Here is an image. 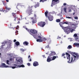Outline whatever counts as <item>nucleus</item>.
I'll use <instances>...</instances> for the list:
<instances>
[{"label":"nucleus","instance_id":"1","mask_svg":"<svg viewBox=\"0 0 79 79\" xmlns=\"http://www.w3.org/2000/svg\"><path fill=\"white\" fill-rule=\"evenodd\" d=\"M70 53L71 54L73 53V54L75 55L76 56L74 55H73L74 60H73V57H71H71H70V55L68 52H66L67 58V60H69L68 61V63H75V62L77 60H78V59H79V54L77 53H75V52L73 53V52H70Z\"/></svg>","mask_w":79,"mask_h":79},{"label":"nucleus","instance_id":"2","mask_svg":"<svg viewBox=\"0 0 79 79\" xmlns=\"http://www.w3.org/2000/svg\"><path fill=\"white\" fill-rule=\"evenodd\" d=\"M32 7H33V6L31 7H28V9L26 11L27 13L29 15H31V14H32V12L33 11V10H32Z\"/></svg>","mask_w":79,"mask_h":79},{"label":"nucleus","instance_id":"3","mask_svg":"<svg viewBox=\"0 0 79 79\" xmlns=\"http://www.w3.org/2000/svg\"><path fill=\"white\" fill-rule=\"evenodd\" d=\"M63 29H64V31L67 32L68 34H69L70 33V32H71V28H70L69 27H64Z\"/></svg>","mask_w":79,"mask_h":79},{"label":"nucleus","instance_id":"4","mask_svg":"<svg viewBox=\"0 0 79 79\" xmlns=\"http://www.w3.org/2000/svg\"><path fill=\"white\" fill-rule=\"evenodd\" d=\"M30 32L31 33H32V34H33L32 35L34 37V38H35V37H36V36H37V31H36V30H34V29H31L30 31Z\"/></svg>","mask_w":79,"mask_h":79},{"label":"nucleus","instance_id":"5","mask_svg":"<svg viewBox=\"0 0 79 79\" xmlns=\"http://www.w3.org/2000/svg\"><path fill=\"white\" fill-rule=\"evenodd\" d=\"M59 3V0H52L51 6L52 7L53 6L55 5L56 4H58V3Z\"/></svg>","mask_w":79,"mask_h":79},{"label":"nucleus","instance_id":"6","mask_svg":"<svg viewBox=\"0 0 79 79\" xmlns=\"http://www.w3.org/2000/svg\"><path fill=\"white\" fill-rule=\"evenodd\" d=\"M38 26H40L41 27H44L45 25V22H40L38 23Z\"/></svg>","mask_w":79,"mask_h":79},{"label":"nucleus","instance_id":"7","mask_svg":"<svg viewBox=\"0 0 79 79\" xmlns=\"http://www.w3.org/2000/svg\"><path fill=\"white\" fill-rule=\"evenodd\" d=\"M1 68H8L9 67L8 65H6L5 63H2L1 65Z\"/></svg>","mask_w":79,"mask_h":79},{"label":"nucleus","instance_id":"8","mask_svg":"<svg viewBox=\"0 0 79 79\" xmlns=\"http://www.w3.org/2000/svg\"><path fill=\"white\" fill-rule=\"evenodd\" d=\"M52 57L50 56H48L47 59V62H50L51 61H52Z\"/></svg>","mask_w":79,"mask_h":79},{"label":"nucleus","instance_id":"9","mask_svg":"<svg viewBox=\"0 0 79 79\" xmlns=\"http://www.w3.org/2000/svg\"><path fill=\"white\" fill-rule=\"evenodd\" d=\"M48 19L50 21H53V17L52 16L50 15L48 17Z\"/></svg>","mask_w":79,"mask_h":79},{"label":"nucleus","instance_id":"10","mask_svg":"<svg viewBox=\"0 0 79 79\" xmlns=\"http://www.w3.org/2000/svg\"><path fill=\"white\" fill-rule=\"evenodd\" d=\"M33 65L34 66H37L39 65V63L37 61H35L33 63Z\"/></svg>","mask_w":79,"mask_h":79},{"label":"nucleus","instance_id":"11","mask_svg":"<svg viewBox=\"0 0 79 79\" xmlns=\"http://www.w3.org/2000/svg\"><path fill=\"white\" fill-rule=\"evenodd\" d=\"M23 62V60H17V64H19V63H21Z\"/></svg>","mask_w":79,"mask_h":79},{"label":"nucleus","instance_id":"12","mask_svg":"<svg viewBox=\"0 0 79 79\" xmlns=\"http://www.w3.org/2000/svg\"><path fill=\"white\" fill-rule=\"evenodd\" d=\"M59 25H60V27H61L62 29H63L64 27L63 26V24H64V23H63L60 22L59 23Z\"/></svg>","mask_w":79,"mask_h":79},{"label":"nucleus","instance_id":"13","mask_svg":"<svg viewBox=\"0 0 79 79\" xmlns=\"http://www.w3.org/2000/svg\"><path fill=\"white\" fill-rule=\"evenodd\" d=\"M56 55V53H55V52H52L50 54H49V56H53V55Z\"/></svg>","mask_w":79,"mask_h":79},{"label":"nucleus","instance_id":"14","mask_svg":"<svg viewBox=\"0 0 79 79\" xmlns=\"http://www.w3.org/2000/svg\"><path fill=\"white\" fill-rule=\"evenodd\" d=\"M74 45L76 46V47H77L78 48L79 47V43H76L73 44Z\"/></svg>","mask_w":79,"mask_h":79},{"label":"nucleus","instance_id":"15","mask_svg":"<svg viewBox=\"0 0 79 79\" xmlns=\"http://www.w3.org/2000/svg\"><path fill=\"white\" fill-rule=\"evenodd\" d=\"M23 44L24 45L27 46V45H28V44H29V43H28L27 42L25 41L23 43Z\"/></svg>","mask_w":79,"mask_h":79},{"label":"nucleus","instance_id":"16","mask_svg":"<svg viewBox=\"0 0 79 79\" xmlns=\"http://www.w3.org/2000/svg\"><path fill=\"white\" fill-rule=\"evenodd\" d=\"M36 41L38 42H43V40L42 39H38L36 40Z\"/></svg>","mask_w":79,"mask_h":79},{"label":"nucleus","instance_id":"17","mask_svg":"<svg viewBox=\"0 0 79 79\" xmlns=\"http://www.w3.org/2000/svg\"><path fill=\"white\" fill-rule=\"evenodd\" d=\"M5 8H6V10H8V11H10V10H11V9L10 7H8V6H5Z\"/></svg>","mask_w":79,"mask_h":79},{"label":"nucleus","instance_id":"18","mask_svg":"<svg viewBox=\"0 0 79 79\" xmlns=\"http://www.w3.org/2000/svg\"><path fill=\"white\" fill-rule=\"evenodd\" d=\"M18 68H24V65L22 64L20 65H17Z\"/></svg>","mask_w":79,"mask_h":79},{"label":"nucleus","instance_id":"19","mask_svg":"<svg viewBox=\"0 0 79 79\" xmlns=\"http://www.w3.org/2000/svg\"><path fill=\"white\" fill-rule=\"evenodd\" d=\"M14 66H15V67H12V69H15V68H18V66L16 64H14Z\"/></svg>","mask_w":79,"mask_h":79},{"label":"nucleus","instance_id":"20","mask_svg":"<svg viewBox=\"0 0 79 79\" xmlns=\"http://www.w3.org/2000/svg\"><path fill=\"white\" fill-rule=\"evenodd\" d=\"M15 44V45H16L17 46H18L19 45V44H20V43L18 41L16 42Z\"/></svg>","mask_w":79,"mask_h":79},{"label":"nucleus","instance_id":"21","mask_svg":"<svg viewBox=\"0 0 79 79\" xmlns=\"http://www.w3.org/2000/svg\"><path fill=\"white\" fill-rule=\"evenodd\" d=\"M45 16H46V17H48V12L47 10L46 12H45Z\"/></svg>","mask_w":79,"mask_h":79},{"label":"nucleus","instance_id":"22","mask_svg":"<svg viewBox=\"0 0 79 79\" xmlns=\"http://www.w3.org/2000/svg\"><path fill=\"white\" fill-rule=\"evenodd\" d=\"M39 5H40L39 3H37V4L35 5V8H36V7H39Z\"/></svg>","mask_w":79,"mask_h":79},{"label":"nucleus","instance_id":"23","mask_svg":"<svg viewBox=\"0 0 79 79\" xmlns=\"http://www.w3.org/2000/svg\"><path fill=\"white\" fill-rule=\"evenodd\" d=\"M20 51L22 52H24L25 51H26V50L24 49L23 48H21L20 49Z\"/></svg>","mask_w":79,"mask_h":79},{"label":"nucleus","instance_id":"24","mask_svg":"<svg viewBox=\"0 0 79 79\" xmlns=\"http://www.w3.org/2000/svg\"><path fill=\"white\" fill-rule=\"evenodd\" d=\"M71 48H72V46L71 45H69L67 47L68 49H71Z\"/></svg>","mask_w":79,"mask_h":79},{"label":"nucleus","instance_id":"25","mask_svg":"<svg viewBox=\"0 0 79 79\" xmlns=\"http://www.w3.org/2000/svg\"><path fill=\"white\" fill-rule=\"evenodd\" d=\"M75 40L77 42H79V37H77L75 38Z\"/></svg>","mask_w":79,"mask_h":79},{"label":"nucleus","instance_id":"26","mask_svg":"<svg viewBox=\"0 0 79 79\" xmlns=\"http://www.w3.org/2000/svg\"><path fill=\"white\" fill-rule=\"evenodd\" d=\"M61 21V20L60 19H58L56 20V22L57 23H60Z\"/></svg>","mask_w":79,"mask_h":79},{"label":"nucleus","instance_id":"27","mask_svg":"<svg viewBox=\"0 0 79 79\" xmlns=\"http://www.w3.org/2000/svg\"><path fill=\"white\" fill-rule=\"evenodd\" d=\"M52 57V60H55V59L56 58V56H54L53 57Z\"/></svg>","mask_w":79,"mask_h":79},{"label":"nucleus","instance_id":"28","mask_svg":"<svg viewBox=\"0 0 79 79\" xmlns=\"http://www.w3.org/2000/svg\"><path fill=\"white\" fill-rule=\"evenodd\" d=\"M4 10V9H0V11H3V12H5V11H6V10Z\"/></svg>","mask_w":79,"mask_h":79},{"label":"nucleus","instance_id":"29","mask_svg":"<svg viewBox=\"0 0 79 79\" xmlns=\"http://www.w3.org/2000/svg\"><path fill=\"white\" fill-rule=\"evenodd\" d=\"M12 15L14 17H16V13H12Z\"/></svg>","mask_w":79,"mask_h":79},{"label":"nucleus","instance_id":"30","mask_svg":"<svg viewBox=\"0 0 79 79\" xmlns=\"http://www.w3.org/2000/svg\"><path fill=\"white\" fill-rule=\"evenodd\" d=\"M47 1V0H40V2H43V3H44V2H45Z\"/></svg>","mask_w":79,"mask_h":79},{"label":"nucleus","instance_id":"31","mask_svg":"<svg viewBox=\"0 0 79 79\" xmlns=\"http://www.w3.org/2000/svg\"><path fill=\"white\" fill-rule=\"evenodd\" d=\"M67 9V8L66 7H64V11L65 12V13H67V12L66 11V10Z\"/></svg>","mask_w":79,"mask_h":79},{"label":"nucleus","instance_id":"32","mask_svg":"<svg viewBox=\"0 0 79 79\" xmlns=\"http://www.w3.org/2000/svg\"><path fill=\"white\" fill-rule=\"evenodd\" d=\"M73 36H74V37H76V38H77V37H78V36H77V34H75L74 35H73Z\"/></svg>","mask_w":79,"mask_h":79},{"label":"nucleus","instance_id":"33","mask_svg":"<svg viewBox=\"0 0 79 79\" xmlns=\"http://www.w3.org/2000/svg\"><path fill=\"white\" fill-rule=\"evenodd\" d=\"M6 64H9V60H6Z\"/></svg>","mask_w":79,"mask_h":79},{"label":"nucleus","instance_id":"34","mask_svg":"<svg viewBox=\"0 0 79 79\" xmlns=\"http://www.w3.org/2000/svg\"><path fill=\"white\" fill-rule=\"evenodd\" d=\"M17 18L18 17H17L16 16L14 17V21H16V18Z\"/></svg>","mask_w":79,"mask_h":79},{"label":"nucleus","instance_id":"35","mask_svg":"<svg viewBox=\"0 0 79 79\" xmlns=\"http://www.w3.org/2000/svg\"><path fill=\"white\" fill-rule=\"evenodd\" d=\"M26 30H27V31H28V32H31V31H30L31 30H30L29 29H28V28H26Z\"/></svg>","mask_w":79,"mask_h":79},{"label":"nucleus","instance_id":"36","mask_svg":"<svg viewBox=\"0 0 79 79\" xmlns=\"http://www.w3.org/2000/svg\"><path fill=\"white\" fill-rule=\"evenodd\" d=\"M38 38H39V39H42V37H41V36H38Z\"/></svg>","mask_w":79,"mask_h":79},{"label":"nucleus","instance_id":"37","mask_svg":"<svg viewBox=\"0 0 79 79\" xmlns=\"http://www.w3.org/2000/svg\"><path fill=\"white\" fill-rule=\"evenodd\" d=\"M63 24H69V23L68 22H64L63 23Z\"/></svg>","mask_w":79,"mask_h":79},{"label":"nucleus","instance_id":"38","mask_svg":"<svg viewBox=\"0 0 79 79\" xmlns=\"http://www.w3.org/2000/svg\"><path fill=\"white\" fill-rule=\"evenodd\" d=\"M6 43H7V41H4L3 43H2V44H3L4 45H5L6 44Z\"/></svg>","mask_w":79,"mask_h":79},{"label":"nucleus","instance_id":"39","mask_svg":"<svg viewBox=\"0 0 79 79\" xmlns=\"http://www.w3.org/2000/svg\"><path fill=\"white\" fill-rule=\"evenodd\" d=\"M66 18H68V19H71L72 18L69 17H66Z\"/></svg>","mask_w":79,"mask_h":79},{"label":"nucleus","instance_id":"40","mask_svg":"<svg viewBox=\"0 0 79 79\" xmlns=\"http://www.w3.org/2000/svg\"><path fill=\"white\" fill-rule=\"evenodd\" d=\"M66 55V54L64 53H63L62 55L61 56H64V55Z\"/></svg>","mask_w":79,"mask_h":79},{"label":"nucleus","instance_id":"41","mask_svg":"<svg viewBox=\"0 0 79 79\" xmlns=\"http://www.w3.org/2000/svg\"><path fill=\"white\" fill-rule=\"evenodd\" d=\"M74 31V29H72V28H71V30L70 31V32H73Z\"/></svg>","mask_w":79,"mask_h":79},{"label":"nucleus","instance_id":"42","mask_svg":"<svg viewBox=\"0 0 79 79\" xmlns=\"http://www.w3.org/2000/svg\"><path fill=\"white\" fill-rule=\"evenodd\" d=\"M43 39V40H44V41H45V40H47V39H46V38H44Z\"/></svg>","mask_w":79,"mask_h":79},{"label":"nucleus","instance_id":"43","mask_svg":"<svg viewBox=\"0 0 79 79\" xmlns=\"http://www.w3.org/2000/svg\"><path fill=\"white\" fill-rule=\"evenodd\" d=\"M74 19H78V17H74Z\"/></svg>","mask_w":79,"mask_h":79},{"label":"nucleus","instance_id":"44","mask_svg":"<svg viewBox=\"0 0 79 79\" xmlns=\"http://www.w3.org/2000/svg\"><path fill=\"white\" fill-rule=\"evenodd\" d=\"M15 33L16 34H18V31L16 30V31H15Z\"/></svg>","mask_w":79,"mask_h":79},{"label":"nucleus","instance_id":"45","mask_svg":"<svg viewBox=\"0 0 79 79\" xmlns=\"http://www.w3.org/2000/svg\"><path fill=\"white\" fill-rule=\"evenodd\" d=\"M8 55H9V56H13V55L12 54H9Z\"/></svg>","mask_w":79,"mask_h":79},{"label":"nucleus","instance_id":"46","mask_svg":"<svg viewBox=\"0 0 79 79\" xmlns=\"http://www.w3.org/2000/svg\"><path fill=\"white\" fill-rule=\"evenodd\" d=\"M16 42V39H15L14 40V42Z\"/></svg>","mask_w":79,"mask_h":79},{"label":"nucleus","instance_id":"47","mask_svg":"<svg viewBox=\"0 0 79 79\" xmlns=\"http://www.w3.org/2000/svg\"><path fill=\"white\" fill-rule=\"evenodd\" d=\"M34 17H35V18H36V17H37V16L36 15L34 14Z\"/></svg>","mask_w":79,"mask_h":79},{"label":"nucleus","instance_id":"48","mask_svg":"<svg viewBox=\"0 0 79 79\" xmlns=\"http://www.w3.org/2000/svg\"><path fill=\"white\" fill-rule=\"evenodd\" d=\"M27 65H28V66H30V64L29 63H28L27 64Z\"/></svg>","mask_w":79,"mask_h":79},{"label":"nucleus","instance_id":"49","mask_svg":"<svg viewBox=\"0 0 79 79\" xmlns=\"http://www.w3.org/2000/svg\"><path fill=\"white\" fill-rule=\"evenodd\" d=\"M32 61V60L31 59V58H30L29 61Z\"/></svg>","mask_w":79,"mask_h":79},{"label":"nucleus","instance_id":"50","mask_svg":"<svg viewBox=\"0 0 79 79\" xmlns=\"http://www.w3.org/2000/svg\"><path fill=\"white\" fill-rule=\"evenodd\" d=\"M63 5L64 6H65V5H66V3H64Z\"/></svg>","mask_w":79,"mask_h":79},{"label":"nucleus","instance_id":"51","mask_svg":"<svg viewBox=\"0 0 79 79\" xmlns=\"http://www.w3.org/2000/svg\"><path fill=\"white\" fill-rule=\"evenodd\" d=\"M42 56H43V58H46L45 56V55H43Z\"/></svg>","mask_w":79,"mask_h":79},{"label":"nucleus","instance_id":"52","mask_svg":"<svg viewBox=\"0 0 79 79\" xmlns=\"http://www.w3.org/2000/svg\"><path fill=\"white\" fill-rule=\"evenodd\" d=\"M61 38V37H60V36H58L57 37V39H60Z\"/></svg>","mask_w":79,"mask_h":79},{"label":"nucleus","instance_id":"53","mask_svg":"<svg viewBox=\"0 0 79 79\" xmlns=\"http://www.w3.org/2000/svg\"><path fill=\"white\" fill-rule=\"evenodd\" d=\"M23 27L24 28V29H27V28H26V27Z\"/></svg>","mask_w":79,"mask_h":79},{"label":"nucleus","instance_id":"54","mask_svg":"<svg viewBox=\"0 0 79 79\" xmlns=\"http://www.w3.org/2000/svg\"><path fill=\"white\" fill-rule=\"evenodd\" d=\"M64 19L63 17H61L60 18V19Z\"/></svg>","mask_w":79,"mask_h":79},{"label":"nucleus","instance_id":"55","mask_svg":"<svg viewBox=\"0 0 79 79\" xmlns=\"http://www.w3.org/2000/svg\"><path fill=\"white\" fill-rule=\"evenodd\" d=\"M30 57H31V56L30 55H29L28 56V59H29V58H30Z\"/></svg>","mask_w":79,"mask_h":79},{"label":"nucleus","instance_id":"56","mask_svg":"<svg viewBox=\"0 0 79 79\" xmlns=\"http://www.w3.org/2000/svg\"><path fill=\"white\" fill-rule=\"evenodd\" d=\"M6 2H9V0H6Z\"/></svg>","mask_w":79,"mask_h":79},{"label":"nucleus","instance_id":"57","mask_svg":"<svg viewBox=\"0 0 79 79\" xmlns=\"http://www.w3.org/2000/svg\"><path fill=\"white\" fill-rule=\"evenodd\" d=\"M12 58H10L9 59V60H10V61H12Z\"/></svg>","mask_w":79,"mask_h":79},{"label":"nucleus","instance_id":"58","mask_svg":"<svg viewBox=\"0 0 79 79\" xmlns=\"http://www.w3.org/2000/svg\"><path fill=\"white\" fill-rule=\"evenodd\" d=\"M71 11H72V10H69V12H71Z\"/></svg>","mask_w":79,"mask_h":79},{"label":"nucleus","instance_id":"59","mask_svg":"<svg viewBox=\"0 0 79 79\" xmlns=\"http://www.w3.org/2000/svg\"><path fill=\"white\" fill-rule=\"evenodd\" d=\"M19 23H20V22L19 21L18 22H17V24H19Z\"/></svg>","mask_w":79,"mask_h":79},{"label":"nucleus","instance_id":"60","mask_svg":"<svg viewBox=\"0 0 79 79\" xmlns=\"http://www.w3.org/2000/svg\"><path fill=\"white\" fill-rule=\"evenodd\" d=\"M64 58H66V56H64Z\"/></svg>","mask_w":79,"mask_h":79},{"label":"nucleus","instance_id":"61","mask_svg":"<svg viewBox=\"0 0 79 79\" xmlns=\"http://www.w3.org/2000/svg\"><path fill=\"white\" fill-rule=\"evenodd\" d=\"M73 15H75V13H74L73 14Z\"/></svg>","mask_w":79,"mask_h":79},{"label":"nucleus","instance_id":"62","mask_svg":"<svg viewBox=\"0 0 79 79\" xmlns=\"http://www.w3.org/2000/svg\"><path fill=\"white\" fill-rule=\"evenodd\" d=\"M46 48H48V46H47L46 47Z\"/></svg>","mask_w":79,"mask_h":79},{"label":"nucleus","instance_id":"63","mask_svg":"<svg viewBox=\"0 0 79 79\" xmlns=\"http://www.w3.org/2000/svg\"><path fill=\"white\" fill-rule=\"evenodd\" d=\"M1 55V53H0V56Z\"/></svg>","mask_w":79,"mask_h":79},{"label":"nucleus","instance_id":"64","mask_svg":"<svg viewBox=\"0 0 79 79\" xmlns=\"http://www.w3.org/2000/svg\"><path fill=\"white\" fill-rule=\"evenodd\" d=\"M4 45H2V46H4Z\"/></svg>","mask_w":79,"mask_h":79}]
</instances>
